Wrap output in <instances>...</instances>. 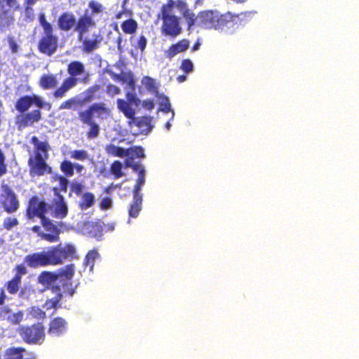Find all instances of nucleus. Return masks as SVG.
<instances>
[{
	"label": "nucleus",
	"instance_id": "obj_1",
	"mask_svg": "<svg viewBox=\"0 0 359 359\" xmlns=\"http://www.w3.org/2000/svg\"><path fill=\"white\" fill-rule=\"evenodd\" d=\"M68 206L65 198L61 195H57L53 201L51 205L43 201L38 202L32 198L27 210V215L29 218L38 216L41 219L43 226L49 233H43L42 238L50 241H57L59 238L60 230L57 226L46 215H50L53 217L62 219L67 215Z\"/></svg>",
	"mask_w": 359,
	"mask_h": 359
},
{
	"label": "nucleus",
	"instance_id": "obj_2",
	"mask_svg": "<svg viewBox=\"0 0 359 359\" xmlns=\"http://www.w3.org/2000/svg\"><path fill=\"white\" fill-rule=\"evenodd\" d=\"M76 253L74 246L69 244L59 245L47 251L28 255L25 262L32 268L62 264L64 260L73 258Z\"/></svg>",
	"mask_w": 359,
	"mask_h": 359
},
{
	"label": "nucleus",
	"instance_id": "obj_3",
	"mask_svg": "<svg viewBox=\"0 0 359 359\" xmlns=\"http://www.w3.org/2000/svg\"><path fill=\"white\" fill-rule=\"evenodd\" d=\"M74 264H69L60 269L58 274L50 272H42L39 278V282L52 287V292H56L57 288H61L63 292H67L72 297L74 290L72 288L71 280L74 274Z\"/></svg>",
	"mask_w": 359,
	"mask_h": 359
},
{
	"label": "nucleus",
	"instance_id": "obj_4",
	"mask_svg": "<svg viewBox=\"0 0 359 359\" xmlns=\"http://www.w3.org/2000/svg\"><path fill=\"white\" fill-rule=\"evenodd\" d=\"M109 109L106 107V104L103 102L94 103L87 109L79 113L81 121L89 126V130L87 133L88 139L95 138L100 133V128L99 125L93 120L94 116H96L97 118L104 120L109 117Z\"/></svg>",
	"mask_w": 359,
	"mask_h": 359
},
{
	"label": "nucleus",
	"instance_id": "obj_5",
	"mask_svg": "<svg viewBox=\"0 0 359 359\" xmlns=\"http://www.w3.org/2000/svg\"><path fill=\"white\" fill-rule=\"evenodd\" d=\"M175 1L169 0L161 8V18L163 20L162 32L167 36H177L181 32L179 18L173 14Z\"/></svg>",
	"mask_w": 359,
	"mask_h": 359
},
{
	"label": "nucleus",
	"instance_id": "obj_6",
	"mask_svg": "<svg viewBox=\"0 0 359 359\" xmlns=\"http://www.w3.org/2000/svg\"><path fill=\"white\" fill-rule=\"evenodd\" d=\"M67 73L69 75L66 79L76 86L78 83L88 84L90 74L86 69L85 65L80 61H72L67 66Z\"/></svg>",
	"mask_w": 359,
	"mask_h": 359
},
{
	"label": "nucleus",
	"instance_id": "obj_7",
	"mask_svg": "<svg viewBox=\"0 0 359 359\" xmlns=\"http://www.w3.org/2000/svg\"><path fill=\"white\" fill-rule=\"evenodd\" d=\"M20 335L28 344H40L45 339L44 328L41 323L30 327H23L21 329Z\"/></svg>",
	"mask_w": 359,
	"mask_h": 359
},
{
	"label": "nucleus",
	"instance_id": "obj_8",
	"mask_svg": "<svg viewBox=\"0 0 359 359\" xmlns=\"http://www.w3.org/2000/svg\"><path fill=\"white\" fill-rule=\"evenodd\" d=\"M1 189L0 203L4 210L9 214L16 212L19 208V201L15 194L7 185H3Z\"/></svg>",
	"mask_w": 359,
	"mask_h": 359
},
{
	"label": "nucleus",
	"instance_id": "obj_9",
	"mask_svg": "<svg viewBox=\"0 0 359 359\" xmlns=\"http://www.w3.org/2000/svg\"><path fill=\"white\" fill-rule=\"evenodd\" d=\"M221 14L217 11H204L197 15V25L207 29L217 30Z\"/></svg>",
	"mask_w": 359,
	"mask_h": 359
},
{
	"label": "nucleus",
	"instance_id": "obj_10",
	"mask_svg": "<svg viewBox=\"0 0 359 359\" xmlns=\"http://www.w3.org/2000/svg\"><path fill=\"white\" fill-rule=\"evenodd\" d=\"M45 159L41 153H37L34 157L29 158L28 163L32 176H42L51 172V168L46 163Z\"/></svg>",
	"mask_w": 359,
	"mask_h": 359
},
{
	"label": "nucleus",
	"instance_id": "obj_11",
	"mask_svg": "<svg viewBox=\"0 0 359 359\" xmlns=\"http://www.w3.org/2000/svg\"><path fill=\"white\" fill-rule=\"evenodd\" d=\"M239 27L237 18L235 17V14L227 12L224 14H221L219 22L217 26V30L226 33L233 34Z\"/></svg>",
	"mask_w": 359,
	"mask_h": 359
},
{
	"label": "nucleus",
	"instance_id": "obj_12",
	"mask_svg": "<svg viewBox=\"0 0 359 359\" xmlns=\"http://www.w3.org/2000/svg\"><path fill=\"white\" fill-rule=\"evenodd\" d=\"M95 23L93 18L86 13L81 16L76 22L74 31L78 33V39H82V36H84L88 30L94 27Z\"/></svg>",
	"mask_w": 359,
	"mask_h": 359
},
{
	"label": "nucleus",
	"instance_id": "obj_13",
	"mask_svg": "<svg viewBox=\"0 0 359 359\" xmlns=\"http://www.w3.org/2000/svg\"><path fill=\"white\" fill-rule=\"evenodd\" d=\"M41 118L40 110L35 109L29 113H22L16 117L17 123L19 128H25L32 126L34 123L39 122Z\"/></svg>",
	"mask_w": 359,
	"mask_h": 359
},
{
	"label": "nucleus",
	"instance_id": "obj_14",
	"mask_svg": "<svg viewBox=\"0 0 359 359\" xmlns=\"http://www.w3.org/2000/svg\"><path fill=\"white\" fill-rule=\"evenodd\" d=\"M128 166L131 167L133 170L137 174V179L133 189V195H142L141 194V190L146 181V170L144 166L140 163L128 164Z\"/></svg>",
	"mask_w": 359,
	"mask_h": 359
},
{
	"label": "nucleus",
	"instance_id": "obj_15",
	"mask_svg": "<svg viewBox=\"0 0 359 359\" xmlns=\"http://www.w3.org/2000/svg\"><path fill=\"white\" fill-rule=\"evenodd\" d=\"M57 48V37L55 36H44L39 43V50L45 54L51 55Z\"/></svg>",
	"mask_w": 359,
	"mask_h": 359
},
{
	"label": "nucleus",
	"instance_id": "obj_16",
	"mask_svg": "<svg viewBox=\"0 0 359 359\" xmlns=\"http://www.w3.org/2000/svg\"><path fill=\"white\" fill-rule=\"evenodd\" d=\"M67 322L62 318H55L50 323L48 334L53 337H59L66 332Z\"/></svg>",
	"mask_w": 359,
	"mask_h": 359
},
{
	"label": "nucleus",
	"instance_id": "obj_17",
	"mask_svg": "<svg viewBox=\"0 0 359 359\" xmlns=\"http://www.w3.org/2000/svg\"><path fill=\"white\" fill-rule=\"evenodd\" d=\"M76 17L70 13H64L58 19V26L62 31L68 32L76 27Z\"/></svg>",
	"mask_w": 359,
	"mask_h": 359
},
{
	"label": "nucleus",
	"instance_id": "obj_18",
	"mask_svg": "<svg viewBox=\"0 0 359 359\" xmlns=\"http://www.w3.org/2000/svg\"><path fill=\"white\" fill-rule=\"evenodd\" d=\"M23 312L18 311L16 313H13L6 306L2 307L0 311V318L7 320L13 324L20 323L23 320Z\"/></svg>",
	"mask_w": 359,
	"mask_h": 359
},
{
	"label": "nucleus",
	"instance_id": "obj_19",
	"mask_svg": "<svg viewBox=\"0 0 359 359\" xmlns=\"http://www.w3.org/2000/svg\"><path fill=\"white\" fill-rule=\"evenodd\" d=\"M141 83L144 88L151 95L155 97L159 96L160 93L158 91L159 83L154 79L145 76H143L141 81Z\"/></svg>",
	"mask_w": 359,
	"mask_h": 359
},
{
	"label": "nucleus",
	"instance_id": "obj_20",
	"mask_svg": "<svg viewBox=\"0 0 359 359\" xmlns=\"http://www.w3.org/2000/svg\"><path fill=\"white\" fill-rule=\"evenodd\" d=\"M189 47V41L187 39L180 41L175 44L172 45L170 48L165 51L166 57L171 59L177 54L185 51Z\"/></svg>",
	"mask_w": 359,
	"mask_h": 359
},
{
	"label": "nucleus",
	"instance_id": "obj_21",
	"mask_svg": "<svg viewBox=\"0 0 359 359\" xmlns=\"http://www.w3.org/2000/svg\"><path fill=\"white\" fill-rule=\"evenodd\" d=\"M79 41L82 43V50L84 53H89L95 50L98 47L100 41L98 36L93 35L92 39L82 36V39H78Z\"/></svg>",
	"mask_w": 359,
	"mask_h": 359
},
{
	"label": "nucleus",
	"instance_id": "obj_22",
	"mask_svg": "<svg viewBox=\"0 0 359 359\" xmlns=\"http://www.w3.org/2000/svg\"><path fill=\"white\" fill-rule=\"evenodd\" d=\"M132 105L123 99L117 100L118 109L129 119H134L135 115V111Z\"/></svg>",
	"mask_w": 359,
	"mask_h": 359
},
{
	"label": "nucleus",
	"instance_id": "obj_23",
	"mask_svg": "<svg viewBox=\"0 0 359 359\" xmlns=\"http://www.w3.org/2000/svg\"><path fill=\"white\" fill-rule=\"evenodd\" d=\"M142 195H133V201L130 205L129 217L136 218L142 210Z\"/></svg>",
	"mask_w": 359,
	"mask_h": 359
},
{
	"label": "nucleus",
	"instance_id": "obj_24",
	"mask_svg": "<svg viewBox=\"0 0 359 359\" xmlns=\"http://www.w3.org/2000/svg\"><path fill=\"white\" fill-rule=\"evenodd\" d=\"M133 120L142 133L148 134L151 131L153 126L151 125L152 118L151 117L144 116Z\"/></svg>",
	"mask_w": 359,
	"mask_h": 359
},
{
	"label": "nucleus",
	"instance_id": "obj_25",
	"mask_svg": "<svg viewBox=\"0 0 359 359\" xmlns=\"http://www.w3.org/2000/svg\"><path fill=\"white\" fill-rule=\"evenodd\" d=\"M160 104V110L165 113H170V119L173 120L175 117V111L171 109V104L168 97L163 93H160L159 96L156 97Z\"/></svg>",
	"mask_w": 359,
	"mask_h": 359
},
{
	"label": "nucleus",
	"instance_id": "obj_26",
	"mask_svg": "<svg viewBox=\"0 0 359 359\" xmlns=\"http://www.w3.org/2000/svg\"><path fill=\"white\" fill-rule=\"evenodd\" d=\"M105 151L109 155L121 158L128 156L129 154L128 149L116 146L114 144H107L105 147Z\"/></svg>",
	"mask_w": 359,
	"mask_h": 359
},
{
	"label": "nucleus",
	"instance_id": "obj_27",
	"mask_svg": "<svg viewBox=\"0 0 359 359\" xmlns=\"http://www.w3.org/2000/svg\"><path fill=\"white\" fill-rule=\"evenodd\" d=\"M95 202V197L94 194L90 192H86L81 195L79 202V207L82 211L86 210L92 207Z\"/></svg>",
	"mask_w": 359,
	"mask_h": 359
},
{
	"label": "nucleus",
	"instance_id": "obj_28",
	"mask_svg": "<svg viewBox=\"0 0 359 359\" xmlns=\"http://www.w3.org/2000/svg\"><path fill=\"white\" fill-rule=\"evenodd\" d=\"M32 143L34 144L36 149L35 154L37 153H41L44 158L48 157V149L49 147L48 142L40 141L34 136L32 137Z\"/></svg>",
	"mask_w": 359,
	"mask_h": 359
},
{
	"label": "nucleus",
	"instance_id": "obj_29",
	"mask_svg": "<svg viewBox=\"0 0 359 359\" xmlns=\"http://www.w3.org/2000/svg\"><path fill=\"white\" fill-rule=\"evenodd\" d=\"M53 293L55 294V297L48 299L44 305L47 309L57 307L63 297V294H68L67 292H63L61 288H57L56 292H53Z\"/></svg>",
	"mask_w": 359,
	"mask_h": 359
},
{
	"label": "nucleus",
	"instance_id": "obj_30",
	"mask_svg": "<svg viewBox=\"0 0 359 359\" xmlns=\"http://www.w3.org/2000/svg\"><path fill=\"white\" fill-rule=\"evenodd\" d=\"M57 83L56 77L53 74L43 75L40 79V85L43 89L53 88Z\"/></svg>",
	"mask_w": 359,
	"mask_h": 359
},
{
	"label": "nucleus",
	"instance_id": "obj_31",
	"mask_svg": "<svg viewBox=\"0 0 359 359\" xmlns=\"http://www.w3.org/2000/svg\"><path fill=\"white\" fill-rule=\"evenodd\" d=\"M32 106V99L30 96L26 95L20 97L16 102L15 108L16 109L21 112L24 113L27 111L29 107Z\"/></svg>",
	"mask_w": 359,
	"mask_h": 359
},
{
	"label": "nucleus",
	"instance_id": "obj_32",
	"mask_svg": "<svg viewBox=\"0 0 359 359\" xmlns=\"http://www.w3.org/2000/svg\"><path fill=\"white\" fill-rule=\"evenodd\" d=\"M13 22V15L11 11H6L2 6L0 9V28L8 27Z\"/></svg>",
	"mask_w": 359,
	"mask_h": 359
},
{
	"label": "nucleus",
	"instance_id": "obj_33",
	"mask_svg": "<svg viewBox=\"0 0 359 359\" xmlns=\"http://www.w3.org/2000/svg\"><path fill=\"white\" fill-rule=\"evenodd\" d=\"M128 86H130V88H131L132 90L128 91L126 93V98H127L126 102H128V103H130L135 107H137V106H139V104L140 103V100L137 97L136 93L134 92L135 91V82L133 79L128 82Z\"/></svg>",
	"mask_w": 359,
	"mask_h": 359
},
{
	"label": "nucleus",
	"instance_id": "obj_34",
	"mask_svg": "<svg viewBox=\"0 0 359 359\" xmlns=\"http://www.w3.org/2000/svg\"><path fill=\"white\" fill-rule=\"evenodd\" d=\"M69 156L72 159H75L82 162L87 160L92 161V158L90 157V155L88 154L87 151L83 149H76L70 151L69 152Z\"/></svg>",
	"mask_w": 359,
	"mask_h": 359
},
{
	"label": "nucleus",
	"instance_id": "obj_35",
	"mask_svg": "<svg viewBox=\"0 0 359 359\" xmlns=\"http://www.w3.org/2000/svg\"><path fill=\"white\" fill-rule=\"evenodd\" d=\"M74 87L75 86L69 81H68L67 79H65L62 86L54 92L53 95L55 98H62L65 95L68 90Z\"/></svg>",
	"mask_w": 359,
	"mask_h": 359
},
{
	"label": "nucleus",
	"instance_id": "obj_36",
	"mask_svg": "<svg viewBox=\"0 0 359 359\" xmlns=\"http://www.w3.org/2000/svg\"><path fill=\"white\" fill-rule=\"evenodd\" d=\"M100 255L97 252V250H93L88 252V253L86 255L85 260H84V264L86 266H89L90 271H93V269L94 266L95 262L99 259Z\"/></svg>",
	"mask_w": 359,
	"mask_h": 359
},
{
	"label": "nucleus",
	"instance_id": "obj_37",
	"mask_svg": "<svg viewBox=\"0 0 359 359\" xmlns=\"http://www.w3.org/2000/svg\"><path fill=\"white\" fill-rule=\"evenodd\" d=\"M130 41L132 46L136 49H139L141 53L144 51L147 44V39L144 36L141 35L137 39L131 37Z\"/></svg>",
	"mask_w": 359,
	"mask_h": 359
},
{
	"label": "nucleus",
	"instance_id": "obj_38",
	"mask_svg": "<svg viewBox=\"0 0 359 359\" xmlns=\"http://www.w3.org/2000/svg\"><path fill=\"white\" fill-rule=\"evenodd\" d=\"M121 27L125 33L132 34L136 32L137 28V23L135 20L133 19H129L125 20L122 23Z\"/></svg>",
	"mask_w": 359,
	"mask_h": 359
},
{
	"label": "nucleus",
	"instance_id": "obj_39",
	"mask_svg": "<svg viewBox=\"0 0 359 359\" xmlns=\"http://www.w3.org/2000/svg\"><path fill=\"white\" fill-rule=\"evenodd\" d=\"M83 101H81L79 98L74 97L63 102L60 106V109H75Z\"/></svg>",
	"mask_w": 359,
	"mask_h": 359
},
{
	"label": "nucleus",
	"instance_id": "obj_40",
	"mask_svg": "<svg viewBox=\"0 0 359 359\" xmlns=\"http://www.w3.org/2000/svg\"><path fill=\"white\" fill-rule=\"evenodd\" d=\"M21 283L20 274H15L14 278L7 284V290L11 294H15L19 290Z\"/></svg>",
	"mask_w": 359,
	"mask_h": 359
},
{
	"label": "nucleus",
	"instance_id": "obj_41",
	"mask_svg": "<svg viewBox=\"0 0 359 359\" xmlns=\"http://www.w3.org/2000/svg\"><path fill=\"white\" fill-rule=\"evenodd\" d=\"M45 316V312L37 306H32L27 310V318L32 317L37 319H41Z\"/></svg>",
	"mask_w": 359,
	"mask_h": 359
},
{
	"label": "nucleus",
	"instance_id": "obj_42",
	"mask_svg": "<svg viewBox=\"0 0 359 359\" xmlns=\"http://www.w3.org/2000/svg\"><path fill=\"white\" fill-rule=\"evenodd\" d=\"M123 163L119 161H115L111 165V172L114 175L115 179H118L124 175Z\"/></svg>",
	"mask_w": 359,
	"mask_h": 359
},
{
	"label": "nucleus",
	"instance_id": "obj_43",
	"mask_svg": "<svg viewBox=\"0 0 359 359\" xmlns=\"http://www.w3.org/2000/svg\"><path fill=\"white\" fill-rule=\"evenodd\" d=\"M255 13V11L242 12L238 14H235V17L237 18L238 22L240 25L242 23H245L250 20L254 17Z\"/></svg>",
	"mask_w": 359,
	"mask_h": 359
},
{
	"label": "nucleus",
	"instance_id": "obj_44",
	"mask_svg": "<svg viewBox=\"0 0 359 359\" xmlns=\"http://www.w3.org/2000/svg\"><path fill=\"white\" fill-rule=\"evenodd\" d=\"M60 169L67 177H72L74 175V163L69 161L62 162Z\"/></svg>",
	"mask_w": 359,
	"mask_h": 359
},
{
	"label": "nucleus",
	"instance_id": "obj_45",
	"mask_svg": "<svg viewBox=\"0 0 359 359\" xmlns=\"http://www.w3.org/2000/svg\"><path fill=\"white\" fill-rule=\"evenodd\" d=\"M182 15L185 18L189 27H191L194 25H197V16L191 12L189 8L183 12Z\"/></svg>",
	"mask_w": 359,
	"mask_h": 359
},
{
	"label": "nucleus",
	"instance_id": "obj_46",
	"mask_svg": "<svg viewBox=\"0 0 359 359\" xmlns=\"http://www.w3.org/2000/svg\"><path fill=\"white\" fill-rule=\"evenodd\" d=\"M30 97L32 99V104H34L37 107L41 108V109L45 107L46 106H48V109H50V104L46 103L41 97H39L36 95H33L30 96Z\"/></svg>",
	"mask_w": 359,
	"mask_h": 359
},
{
	"label": "nucleus",
	"instance_id": "obj_47",
	"mask_svg": "<svg viewBox=\"0 0 359 359\" xmlns=\"http://www.w3.org/2000/svg\"><path fill=\"white\" fill-rule=\"evenodd\" d=\"M129 150L128 156H135L137 158H144V151L142 147H135L130 149H128Z\"/></svg>",
	"mask_w": 359,
	"mask_h": 359
},
{
	"label": "nucleus",
	"instance_id": "obj_48",
	"mask_svg": "<svg viewBox=\"0 0 359 359\" xmlns=\"http://www.w3.org/2000/svg\"><path fill=\"white\" fill-rule=\"evenodd\" d=\"M180 69L187 74H189L194 70V64L189 60H183L180 66Z\"/></svg>",
	"mask_w": 359,
	"mask_h": 359
},
{
	"label": "nucleus",
	"instance_id": "obj_49",
	"mask_svg": "<svg viewBox=\"0 0 359 359\" xmlns=\"http://www.w3.org/2000/svg\"><path fill=\"white\" fill-rule=\"evenodd\" d=\"M88 7L92 11V14H97L102 12L103 6L102 5L96 1H90L88 4Z\"/></svg>",
	"mask_w": 359,
	"mask_h": 359
},
{
	"label": "nucleus",
	"instance_id": "obj_50",
	"mask_svg": "<svg viewBox=\"0 0 359 359\" xmlns=\"http://www.w3.org/2000/svg\"><path fill=\"white\" fill-rule=\"evenodd\" d=\"M18 224V221L16 218L6 217L4 221V227L7 230H11Z\"/></svg>",
	"mask_w": 359,
	"mask_h": 359
},
{
	"label": "nucleus",
	"instance_id": "obj_51",
	"mask_svg": "<svg viewBox=\"0 0 359 359\" xmlns=\"http://www.w3.org/2000/svg\"><path fill=\"white\" fill-rule=\"evenodd\" d=\"M72 191L77 196L82 195V191L84 189V185L81 182H73L71 184Z\"/></svg>",
	"mask_w": 359,
	"mask_h": 359
},
{
	"label": "nucleus",
	"instance_id": "obj_52",
	"mask_svg": "<svg viewBox=\"0 0 359 359\" xmlns=\"http://www.w3.org/2000/svg\"><path fill=\"white\" fill-rule=\"evenodd\" d=\"M7 172L6 165L5 164V156L0 149V177L5 175Z\"/></svg>",
	"mask_w": 359,
	"mask_h": 359
},
{
	"label": "nucleus",
	"instance_id": "obj_53",
	"mask_svg": "<svg viewBox=\"0 0 359 359\" xmlns=\"http://www.w3.org/2000/svg\"><path fill=\"white\" fill-rule=\"evenodd\" d=\"M99 87L97 86H92L88 89L86 93L88 95L83 100V102H87L90 101L93 99V95L98 90Z\"/></svg>",
	"mask_w": 359,
	"mask_h": 359
},
{
	"label": "nucleus",
	"instance_id": "obj_54",
	"mask_svg": "<svg viewBox=\"0 0 359 359\" xmlns=\"http://www.w3.org/2000/svg\"><path fill=\"white\" fill-rule=\"evenodd\" d=\"M31 294H32L31 289L27 287H24L20 290L19 296L22 299H29Z\"/></svg>",
	"mask_w": 359,
	"mask_h": 359
},
{
	"label": "nucleus",
	"instance_id": "obj_55",
	"mask_svg": "<svg viewBox=\"0 0 359 359\" xmlns=\"http://www.w3.org/2000/svg\"><path fill=\"white\" fill-rule=\"evenodd\" d=\"M112 201L109 197L103 198L100 202V207L103 210L109 209L111 207Z\"/></svg>",
	"mask_w": 359,
	"mask_h": 359
},
{
	"label": "nucleus",
	"instance_id": "obj_56",
	"mask_svg": "<svg viewBox=\"0 0 359 359\" xmlns=\"http://www.w3.org/2000/svg\"><path fill=\"white\" fill-rule=\"evenodd\" d=\"M174 7H176L182 13L188 9L187 3L182 0L175 1Z\"/></svg>",
	"mask_w": 359,
	"mask_h": 359
},
{
	"label": "nucleus",
	"instance_id": "obj_57",
	"mask_svg": "<svg viewBox=\"0 0 359 359\" xmlns=\"http://www.w3.org/2000/svg\"><path fill=\"white\" fill-rule=\"evenodd\" d=\"M9 47L13 53H17L18 51L19 46L16 43L13 37L8 39Z\"/></svg>",
	"mask_w": 359,
	"mask_h": 359
},
{
	"label": "nucleus",
	"instance_id": "obj_58",
	"mask_svg": "<svg viewBox=\"0 0 359 359\" xmlns=\"http://www.w3.org/2000/svg\"><path fill=\"white\" fill-rule=\"evenodd\" d=\"M120 91H121L120 88L115 85L111 84L107 86V93L110 95L113 96V95L119 94Z\"/></svg>",
	"mask_w": 359,
	"mask_h": 359
},
{
	"label": "nucleus",
	"instance_id": "obj_59",
	"mask_svg": "<svg viewBox=\"0 0 359 359\" xmlns=\"http://www.w3.org/2000/svg\"><path fill=\"white\" fill-rule=\"evenodd\" d=\"M25 15L26 18L29 21H31L34 19V10L32 8V6L27 5V6L26 7L25 11Z\"/></svg>",
	"mask_w": 359,
	"mask_h": 359
},
{
	"label": "nucleus",
	"instance_id": "obj_60",
	"mask_svg": "<svg viewBox=\"0 0 359 359\" xmlns=\"http://www.w3.org/2000/svg\"><path fill=\"white\" fill-rule=\"evenodd\" d=\"M43 31H44V36H54L53 34V27L50 23L47 22L45 25H43L42 26Z\"/></svg>",
	"mask_w": 359,
	"mask_h": 359
},
{
	"label": "nucleus",
	"instance_id": "obj_61",
	"mask_svg": "<svg viewBox=\"0 0 359 359\" xmlns=\"http://www.w3.org/2000/svg\"><path fill=\"white\" fill-rule=\"evenodd\" d=\"M142 107L147 110H151L154 108V102L151 100H144L142 102Z\"/></svg>",
	"mask_w": 359,
	"mask_h": 359
},
{
	"label": "nucleus",
	"instance_id": "obj_62",
	"mask_svg": "<svg viewBox=\"0 0 359 359\" xmlns=\"http://www.w3.org/2000/svg\"><path fill=\"white\" fill-rule=\"evenodd\" d=\"M68 183H69L68 180L67 178H65V177H60V184L62 189L66 190L67 188Z\"/></svg>",
	"mask_w": 359,
	"mask_h": 359
},
{
	"label": "nucleus",
	"instance_id": "obj_63",
	"mask_svg": "<svg viewBox=\"0 0 359 359\" xmlns=\"http://www.w3.org/2000/svg\"><path fill=\"white\" fill-rule=\"evenodd\" d=\"M76 170L77 173L82 174L83 172L85 170L84 167L79 163H74V170Z\"/></svg>",
	"mask_w": 359,
	"mask_h": 359
},
{
	"label": "nucleus",
	"instance_id": "obj_64",
	"mask_svg": "<svg viewBox=\"0 0 359 359\" xmlns=\"http://www.w3.org/2000/svg\"><path fill=\"white\" fill-rule=\"evenodd\" d=\"M16 269H17V273L16 274H20V276L22 274H25L27 273L26 267L22 266V265L18 266Z\"/></svg>",
	"mask_w": 359,
	"mask_h": 359
}]
</instances>
